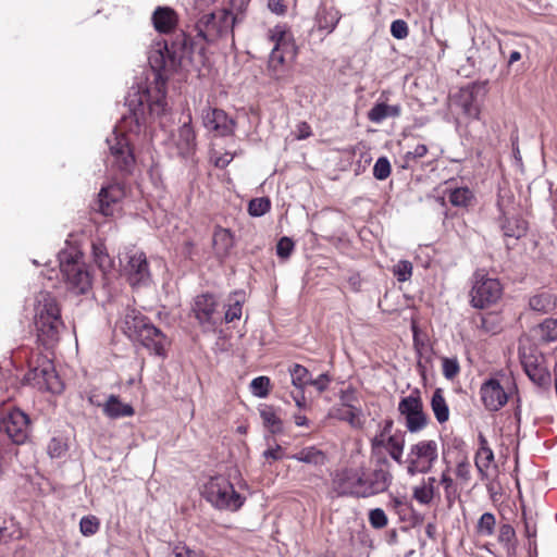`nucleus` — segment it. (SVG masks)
<instances>
[{
  "instance_id": "37",
  "label": "nucleus",
  "mask_w": 557,
  "mask_h": 557,
  "mask_svg": "<svg viewBox=\"0 0 557 557\" xmlns=\"http://www.w3.org/2000/svg\"><path fill=\"white\" fill-rule=\"evenodd\" d=\"M449 202L454 207H469L474 201V194L468 187L455 188L449 193Z\"/></svg>"
},
{
  "instance_id": "18",
  "label": "nucleus",
  "mask_w": 557,
  "mask_h": 557,
  "mask_svg": "<svg viewBox=\"0 0 557 557\" xmlns=\"http://www.w3.org/2000/svg\"><path fill=\"white\" fill-rule=\"evenodd\" d=\"M202 125L219 136H228L234 132L235 122L223 110L208 107L202 111Z\"/></svg>"
},
{
  "instance_id": "7",
  "label": "nucleus",
  "mask_w": 557,
  "mask_h": 557,
  "mask_svg": "<svg viewBox=\"0 0 557 557\" xmlns=\"http://www.w3.org/2000/svg\"><path fill=\"white\" fill-rule=\"evenodd\" d=\"M438 459V444L435 440H421L412 444L407 457V473H428Z\"/></svg>"
},
{
  "instance_id": "6",
  "label": "nucleus",
  "mask_w": 557,
  "mask_h": 557,
  "mask_svg": "<svg viewBox=\"0 0 557 557\" xmlns=\"http://www.w3.org/2000/svg\"><path fill=\"white\" fill-rule=\"evenodd\" d=\"M203 497L220 510H238L245 498L235 491L233 484L224 476H213L203 485Z\"/></svg>"
},
{
  "instance_id": "9",
  "label": "nucleus",
  "mask_w": 557,
  "mask_h": 557,
  "mask_svg": "<svg viewBox=\"0 0 557 557\" xmlns=\"http://www.w3.org/2000/svg\"><path fill=\"white\" fill-rule=\"evenodd\" d=\"M503 287L497 278L490 277L483 272H476L470 290L471 305L474 308H486L500 299Z\"/></svg>"
},
{
  "instance_id": "31",
  "label": "nucleus",
  "mask_w": 557,
  "mask_h": 557,
  "mask_svg": "<svg viewBox=\"0 0 557 557\" xmlns=\"http://www.w3.org/2000/svg\"><path fill=\"white\" fill-rule=\"evenodd\" d=\"M339 20H341V14L336 9L324 8L321 11H319V13L317 15L318 28L320 30H325L327 34H331L335 29Z\"/></svg>"
},
{
  "instance_id": "41",
  "label": "nucleus",
  "mask_w": 557,
  "mask_h": 557,
  "mask_svg": "<svg viewBox=\"0 0 557 557\" xmlns=\"http://www.w3.org/2000/svg\"><path fill=\"white\" fill-rule=\"evenodd\" d=\"M496 518L492 512L483 513L476 523V533L483 536L494 534Z\"/></svg>"
},
{
  "instance_id": "56",
  "label": "nucleus",
  "mask_w": 557,
  "mask_h": 557,
  "mask_svg": "<svg viewBox=\"0 0 557 557\" xmlns=\"http://www.w3.org/2000/svg\"><path fill=\"white\" fill-rule=\"evenodd\" d=\"M242 317V302L236 299L233 304L228 305V308L225 312L224 320L226 323L233 322L234 320H238Z\"/></svg>"
},
{
  "instance_id": "47",
  "label": "nucleus",
  "mask_w": 557,
  "mask_h": 557,
  "mask_svg": "<svg viewBox=\"0 0 557 557\" xmlns=\"http://www.w3.org/2000/svg\"><path fill=\"white\" fill-rule=\"evenodd\" d=\"M170 557H203V554L184 543H177L173 546Z\"/></svg>"
},
{
  "instance_id": "23",
  "label": "nucleus",
  "mask_w": 557,
  "mask_h": 557,
  "mask_svg": "<svg viewBox=\"0 0 557 557\" xmlns=\"http://www.w3.org/2000/svg\"><path fill=\"white\" fill-rule=\"evenodd\" d=\"M480 394L485 408L491 411L499 410L508 401L507 393L495 379L484 382L481 386Z\"/></svg>"
},
{
  "instance_id": "58",
  "label": "nucleus",
  "mask_w": 557,
  "mask_h": 557,
  "mask_svg": "<svg viewBox=\"0 0 557 557\" xmlns=\"http://www.w3.org/2000/svg\"><path fill=\"white\" fill-rule=\"evenodd\" d=\"M330 383L331 376L327 373H322L317 379L311 377L309 385L313 386L319 393H323L327 389Z\"/></svg>"
},
{
  "instance_id": "40",
  "label": "nucleus",
  "mask_w": 557,
  "mask_h": 557,
  "mask_svg": "<svg viewBox=\"0 0 557 557\" xmlns=\"http://www.w3.org/2000/svg\"><path fill=\"white\" fill-rule=\"evenodd\" d=\"M440 482L444 487L445 498L450 506L458 495V490L448 470L442 472Z\"/></svg>"
},
{
  "instance_id": "57",
  "label": "nucleus",
  "mask_w": 557,
  "mask_h": 557,
  "mask_svg": "<svg viewBox=\"0 0 557 557\" xmlns=\"http://www.w3.org/2000/svg\"><path fill=\"white\" fill-rule=\"evenodd\" d=\"M455 473L458 479L468 482L471 478V465L467 459L459 461L456 466Z\"/></svg>"
},
{
  "instance_id": "5",
  "label": "nucleus",
  "mask_w": 557,
  "mask_h": 557,
  "mask_svg": "<svg viewBox=\"0 0 557 557\" xmlns=\"http://www.w3.org/2000/svg\"><path fill=\"white\" fill-rule=\"evenodd\" d=\"M123 323V330L129 338L140 342L158 356L165 355L166 337L147 318L129 311L125 314Z\"/></svg>"
},
{
  "instance_id": "59",
  "label": "nucleus",
  "mask_w": 557,
  "mask_h": 557,
  "mask_svg": "<svg viewBox=\"0 0 557 557\" xmlns=\"http://www.w3.org/2000/svg\"><path fill=\"white\" fill-rule=\"evenodd\" d=\"M47 449L50 457L59 458L65 453V445L60 440L52 438Z\"/></svg>"
},
{
  "instance_id": "22",
  "label": "nucleus",
  "mask_w": 557,
  "mask_h": 557,
  "mask_svg": "<svg viewBox=\"0 0 557 557\" xmlns=\"http://www.w3.org/2000/svg\"><path fill=\"white\" fill-rule=\"evenodd\" d=\"M171 140L177 149V153L182 157L191 156L196 151V134L189 114L187 120L172 134Z\"/></svg>"
},
{
  "instance_id": "53",
  "label": "nucleus",
  "mask_w": 557,
  "mask_h": 557,
  "mask_svg": "<svg viewBox=\"0 0 557 557\" xmlns=\"http://www.w3.org/2000/svg\"><path fill=\"white\" fill-rule=\"evenodd\" d=\"M428 151L429 149L424 144H419L412 150H409L405 153L404 160L408 165L410 162L423 158Z\"/></svg>"
},
{
  "instance_id": "17",
  "label": "nucleus",
  "mask_w": 557,
  "mask_h": 557,
  "mask_svg": "<svg viewBox=\"0 0 557 557\" xmlns=\"http://www.w3.org/2000/svg\"><path fill=\"white\" fill-rule=\"evenodd\" d=\"M218 301L211 294H201L194 299L193 312L205 331H212L216 324Z\"/></svg>"
},
{
  "instance_id": "64",
  "label": "nucleus",
  "mask_w": 557,
  "mask_h": 557,
  "mask_svg": "<svg viewBox=\"0 0 557 557\" xmlns=\"http://www.w3.org/2000/svg\"><path fill=\"white\" fill-rule=\"evenodd\" d=\"M290 396L294 399L295 405L299 409H302V408L306 407V398H305V395H304V391H298L297 389V393H292Z\"/></svg>"
},
{
  "instance_id": "62",
  "label": "nucleus",
  "mask_w": 557,
  "mask_h": 557,
  "mask_svg": "<svg viewBox=\"0 0 557 557\" xmlns=\"http://www.w3.org/2000/svg\"><path fill=\"white\" fill-rule=\"evenodd\" d=\"M297 139H306L311 136V127L308 123L301 122L297 125Z\"/></svg>"
},
{
  "instance_id": "19",
  "label": "nucleus",
  "mask_w": 557,
  "mask_h": 557,
  "mask_svg": "<svg viewBox=\"0 0 557 557\" xmlns=\"http://www.w3.org/2000/svg\"><path fill=\"white\" fill-rule=\"evenodd\" d=\"M451 101L466 117L472 120L480 119L481 103L478 98V89L475 86L460 88L458 92L453 96Z\"/></svg>"
},
{
  "instance_id": "50",
  "label": "nucleus",
  "mask_w": 557,
  "mask_h": 557,
  "mask_svg": "<svg viewBox=\"0 0 557 557\" xmlns=\"http://www.w3.org/2000/svg\"><path fill=\"white\" fill-rule=\"evenodd\" d=\"M516 536V532L510 524H503L498 531V541L502 543L508 550L511 548L513 540Z\"/></svg>"
},
{
  "instance_id": "12",
  "label": "nucleus",
  "mask_w": 557,
  "mask_h": 557,
  "mask_svg": "<svg viewBox=\"0 0 557 557\" xmlns=\"http://www.w3.org/2000/svg\"><path fill=\"white\" fill-rule=\"evenodd\" d=\"M398 411L406 419V428L410 433H417L428 424V417L423 411V404L419 391H413L403 397L398 404Z\"/></svg>"
},
{
  "instance_id": "8",
  "label": "nucleus",
  "mask_w": 557,
  "mask_h": 557,
  "mask_svg": "<svg viewBox=\"0 0 557 557\" xmlns=\"http://www.w3.org/2000/svg\"><path fill=\"white\" fill-rule=\"evenodd\" d=\"M268 37L274 44L269 58V70L272 75H277L285 63V57L295 54L293 37L285 25H276L269 29Z\"/></svg>"
},
{
  "instance_id": "25",
  "label": "nucleus",
  "mask_w": 557,
  "mask_h": 557,
  "mask_svg": "<svg viewBox=\"0 0 557 557\" xmlns=\"http://www.w3.org/2000/svg\"><path fill=\"white\" fill-rule=\"evenodd\" d=\"M212 245L216 257H226L234 246V238L230 230L216 227L213 233Z\"/></svg>"
},
{
  "instance_id": "46",
  "label": "nucleus",
  "mask_w": 557,
  "mask_h": 557,
  "mask_svg": "<svg viewBox=\"0 0 557 557\" xmlns=\"http://www.w3.org/2000/svg\"><path fill=\"white\" fill-rule=\"evenodd\" d=\"M391 163L386 157H381L376 160L373 166V176L379 181L386 180L391 174Z\"/></svg>"
},
{
  "instance_id": "33",
  "label": "nucleus",
  "mask_w": 557,
  "mask_h": 557,
  "mask_svg": "<svg viewBox=\"0 0 557 557\" xmlns=\"http://www.w3.org/2000/svg\"><path fill=\"white\" fill-rule=\"evenodd\" d=\"M94 261L98 268L103 272H110L114 267L113 259L109 256L106 245L101 242L92 243Z\"/></svg>"
},
{
  "instance_id": "39",
  "label": "nucleus",
  "mask_w": 557,
  "mask_h": 557,
  "mask_svg": "<svg viewBox=\"0 0 557 557\" xmlns=\"http://www.w3.org/2000/svg\"><path fill=\"white\" fill-rule=\"evenodd\" d=\"M500 226L505 236L513 238L523 236L527 230L524 222L519 220L505 219Z\"/></svg>"
},
{
  "instance_id": "3",
  "label": "nucleus",
  "mask_w": 557,
  "mask_h": 557,
  "mask_svg": "<svg viewBox=\"0 0 557 557\" xmlns=\"http://www.w3.org/2000/svg\"><path fill=\"white\" fill-rule=\"evenodd\" d=\"M34 311L38 341L45 346H51L59 341L64 327L57 299L47 292H40L36 297Z\"/></svg>"
},
{
  "instance_id": "63",
  "label": "nucleus",
  "mask_w": 557,
  "mask_h": 557,
  "mask_svg": "<svg viewBox=\"0 0 557 557\" xmlns=\"http://www.w3.org/2000/svg\"><path fill=\"white\" fill-rule=\"evenodd\" d=\"M269 9L276 14H284L286 7L282 0H269Z\"/></svg>"
},
{
  "instance_id": "1",
  "label": "nucleus",
  "mask_w": 557,
  "mask_h": 557,
  "mask_svg": "<svg viewBox=\"0 0 557 557\" xmlns=\"http://www.w3.org/2000/svg\"><path fill=\"white\" fill-rule=\"evenodd\" d=\"M148 61L151 69L156 72L157 94L152 97L150 90L144 89L129 95L128 103L137 124L140 121H145L147 112L154 116L165 112V73L175 70L178 64L175 53L170 52L165 42H157L151 47Z\"/></svg>"
},
{
  "instance_id": "10",
  "label": "nucleus",
  "mask_w": 557,
  "mask_h": 557,
  "mask_svg": "<svg viewBox=\"0 0 557 557\" xmlns=\"http://www.w3.org/2000/svg\"><path fill=\"white\" fill-rule=\"evenodd\" d=\"M234 21L233 14L227 10L203 14L197 23L199 35L208 41H213L231 30Z\"/></svg>"
},
{
  "instance_id": "24",
  "label": "nucleus",
  "mask_w": 557,
  "mask_h": 557,
  "mask_svg": "<svg viewBox=\"0 0 557 557\" xmlns=\"http://www.w3.org/2000/svg\"><path fill=\"white\" fill-rule=\"evenodd\" d=\"M178 22L176 12L169 7H158L152 14V23L159 33L169 34Z\"/></svg>"
},
{
  "instance_id": "13",
  "label": "nucleus",
  "mask_w": 557,
  "mask_h": 557,
  "mask_svg": "<svg viewBox=\"0 0 557 557\" xmlns=\"http://www.w3.org/2000/svg\"><path fill=\"white\" fill-rule=\"evenodd\" d=\"M356 394L351 389L343 391L341 394V404L330 410L329 416L333 419L347 422L351 428L361 429L364 424V416Z\"/></svg>"
},
{
  "instance_id": "45",
  "label": "nucleus",
  "mask_w": 557,
  "mask_h": 557,
  "mask_svg": "<svg viewBox=\"0 0 557 557\" xmlns=\"http://www.w3.org/2000/svg\"><path fill=\"white\" fill-rule=\"evenodd\" d=\"M100 522L95 516H86L81 519L79 530L84 536H91L98 532Z\"/></svg>"
},
{
  "instance_id": "26",
  "label": "nucleus",
  "mask_w": 557,
  "mask_h": 557,
  "mask_svg": "<svg viewBox=\"0 0 557 557\" xmlns=\"http://www.w3.org/2000/svg\"><path fill=\"white\" fill-rule=\"evenodd\" d=\"M290 458L313 467H322L327 462L326 454L315 446L304 447Z\"/></svg>"
},
{
  "instance_id": "20",
  "label": "nucleus",
  "mask_w": 557,
  "mask_h": 557,
  "mask_svg": "<svg viewBox=\"0 0 557 557\" xmlns=\"http://www.w3.org/2000/svg\"><path fill=\"white\" fill-rule=\"evenodd\" d=\"M124 196V188L120 184H110L107 187H102L98 194L95 210L104 216H112Z\"/></svg>"
},
{
  "instance_id": "14",
  "label": "nucleus",
  "mask_w": 557,
  "mask_h": 557,
  "mask_svg": "<svg viewBox=\"0 0 557 557\" xmlns=\"http://www.w3.org/2000/svg\"><path fill=\"white\" fill-rule=\"evenodd\" d=\"M519 355L529 379L539 386L548 385L550 374L545 366L544 357L536 349L525 347L519 349Z\"/></svg>"
},
{
  "instance_id": "35",
  "label": "nucleus",
  "mask_w": 557,
  "mask_h": 557,
  "mask_svg": "<svg viewBox=\"0 0 557 557\" xmlns=\"http://www.w3.org/2000/svg\"><path fill=\"white\" fill-rule=\"evenodd\" d=\"M431 408L440 423H444L449 419V408L444 398L443 391L441 388L435 389L431 399Z\"/></svg>"
},
{
  "instance_id": "42",
  "label": "nucleus",
  "mask_w": 557,
  "mask_h": 557,
  "mask_svg": "<svg viewBox=\"0 0 557 557\" xmlns=\"http://www.w3.org/2000/svg\"><path fill=\"white\" fill-rule=\"evenodd\" d=\"M271 208V202L267 197L255 198L249 201L248 212L251 216H262Z\"/></svg>"
},
{
  "instance_id": "21",
  "label": "nucleus",
  "mask_w": 557,
  "mask_h": 557,
  "mask_svg": "<svg viewBox=\"0 0 557 557\" xmlns=\"http://www.w3.org/2000/svg\"><path fill=\"white\" fill-rule=\"evenodd\" d=\"M124 271L133 286L146 284L150 280L148 261L146 255L141 251H134L128 256Z\"/></svg>"
},
{
  "instance_id": "54",
  "label": "nucleus",
  "mask_w": 557,
  "mask_h": 557,
  "mask_svg": "<svg viewBox=\"0 0 557 557\" xmlns=\"http://www.w3.org/2000/svg\"><path fill=\"white\" fill-rule=\"evenodd\" d=\"M408 25L403 20H396L391 25V34L397 39H404L408 36Z\"/></svg>"
},
{
  "instance_id": "44",
  "label": "nucleus",
  "mask_w": 557,
  "mask_h": 557,
  "mask_svg": "<svg viewBox=\"0 0 557 557\" xmlns=\"http://www.w3.org/2000/svg\"><path fill=\"white\" fill-rule=\"evenodd\" d=\"M435 492L425 486L423 483L417 485L412 490V497L421 505H429L433 500Z\"/></svg>"
},
{
  "instance_id": "38",
  "label": "nucleus",
  "mask_w": 557,
  "mask_h": 557,
  "mask_svg": "<svg viewBox=\"0 0 557 557\" xmlns=\"http://www.w3.org/2000/svg\"><path fill=\"white\" fill-rule=\"evenodd\" d=\"M536 336L545 343L557 339V320L546 319L534 330Z\"/></svg>"
},
{
  "instance_id": "36",
  "label": "nucleus",
  "mask_w": 557,
  "mask_h": 557,
  "mask_svg": "<svg viewBox=\"0 0 557 557\" xmlns=\"http://www.w3.org/2000/svg\"><path fill=\"white\" fill-rule=\"evenodd\" d=\"M260 417L264 426L273 434L283 431V422L271 406H263L260 410Z\"/></svg>"
},
{
  "instance_id": "16",
  "label": "nucleus",
  "mask_w": 557,
  "mask_h": 557,
  "mask_svg": "<svg viewBox=\"0 0 557 557\" xmlns=\"http://www.w3.org/2000/svg\"><path fill=\"white\" fill-rule=\"evenodd\" d=\"M393 421H386L383 429L371 440V450L380 454L386 449L389 456L397 462H401L404 453V440L400 436L391 434Z\"/></svg>"
},
{
  "instance_id": "32",
  "label": "nucleus",
  "mask_w": 557,
  "mask_h": 557,
  "mask_svg": "<svg viewBox=\"0 0 557 557\" xmlns=\"http://www.w3.org/2000/svg\"><path fill=\"white\" fill-rule=\"evenodd\" d=\"M45 360H50L45 356L37 355L29 361V371L25 375V380L33 386L39 388V381L42 380L46 373Z\"/></svg>"
},
{
  "instance_id": "48",
  "label": "nucleus",
  "mask_w": 557,
  "mask_h": 557,
  "mask_svg": "<svg viewBox=\"0 0 557 557\" xmlns=\"http://www.w3.org/2000/svg\"><path fill=\"white\" fill-rule=\"evenodd\" d=\"M369 522L374 529H383L388 523V518L383 509L374 508L369 512Z\"/></svg>"
},
{
  "instance_id": "61",
  "label": "nucleus",
  "mask_w": 557,
  "mask_h": 557,
  "mask_svg": "<svg viewBox=\"0 0 557 557\" xmlns=\"http://www.w3.org/2000/svg\"><path fill=\"white\" fill-rule=\"evenodd\" d=\"M263 457L265 459L271 460H280L283 458V449L280 445H275V447L269 448L263 451Z\"/></svg>"
},
{
  "instance_id": "27",
  "label": "nucleus",
  "mask_w": 557,
  "mask_h": 557,
  "mask_svg": "<svg viewBox=\"0 0 557 557\" xmlns=\"http://www.w3.org/2000/svg\"><path fill=\"white\" fill-rule=\"evenodd\" d=\"M103 412L111 419H119L123 417H132L135 411L128 404H123L117 396L110 395L103 404Z\"/></svg>"
},
{
  "instance_id": "49",
  "label": "nucleus",
  "mask_w": 557,
  "mask_h": 557,
  "mask_svg": "<svg viewBox=\"0 0 557 557\" xmlns=\"http://www.w3.org/2000/svg\"><path fill=\"white\" fill-rule=\"evenodd\" d=\"M393 273L399 282H406L411 277L412 264L406 260L399 261L394 265Z\"/></svg>"
},
{
  "instance_id": "55",
  "label": "nucleus",
  "mask_w": 557,
  "mask_h": 557,
  "mask_svg": "<svg viewBox=\"0 0 557 557\" xmlns=\"http://www.w3.org/2000/svg\"><path fill=\"white\" fill-rule=\"evenodd\" d=\"M530 308L534 311L545 312L550 306L549 298L544 295L534 296L529 301Z\"/></svg>"
},
{
  "instance_id": "60",
  "label": "nucleus",
  "mask_w": 557,
  "mask_h": 557,
  "mask_svg": "<svg viewBox=\"0 0 557 557\" xmlns=\"http://www.w3.org/2000/svg\"><path fill=\"white\" fill-rule=\"evenodd\" d=\"M233 159H234V154H232L230 152H225L220 156H214L213 163L216 168L223 169V168L227 166Z\"/></svg>"
},
{
  "instance_id": "34",
  "label": "nucleus",
  "mask_w": 557,
  "mask_h": 557,
  "mask_svg": "<svg viewBox=\"0 0 557 557\" xmlns=\"http://www.w3.org/2000/svg\"><path fill=\"white\" fill-rule=\"evenodd\" d=\"M288 373L290 375L293 386L298 391H305L306 386L311 382V373L306 367L299 363L292 364L288 368Z\"/></svg>"
},
{
  "instance_id": "52",
  "label": "nucleus",
  "mask_w": 557,
  "mask_h": 557,
  "mask_svg": "<svg viewBox=\"0 0 557 557\" xmlns=\"http://www.w3.org/2000/svg\"><path fill=\"white\" fill-rule=\"evenodd\" d=\"M294 250V242L289 237H282L276 245V253L282 259H287Z\"/></svg>"
},
{
  "instance_id": "11",
  "label": "nucleus",
  "mask_w": 557,
  "mask_h": 557,
  "mask_svg": "<svg viewBox=\"0 0 557 557\" xmlns=\"http://www.w3.org/2000/svg\"><path fill=\"white\" fill-rule=\"evenodd\" d=\"M111 165L122 172H131L135 164V157L129 139L124 133L113 131L107 138Z\"/></svg>"
},
{
  "instance_id": "2",
  "label": "nucleus",
  "mask_w": 557,
  "mask_h": 557,
  "mask_svg": "<svg viewBox=\"0 0 557 557\" xmlns=\"http://www.w3.org/2000/svg\"><path fill=\"white\" fill-rule=\"evenodd\" d=\"M391 482L392 475L384 469L368 474L361 467L344 468L334 474L332 488L338 496L367 498L385 492Z\"/></svg>"
},
{
  "instance_id": "15",
  "label": "nucleus",
  "mask_w": 557,
  "mask_h": 557,
  "mask_svg": "<svg viewBox=\"0 0 557 557\" xmlns=\"http://www.w3.org/2000/svg\"><path fill=\"white\" fill-rule=\"evenodd\" d=\"M0 432H3L15 444H23L29 434V418L20 409L9 410L0 419Z\"/></svg>"
},
{
  "instance_id": "30",
  "label": "nucleus",
  "mask_w": 557,
  "mask_h": 557,
  "mask_svg": "<svg viewBox=\"0 0 557 557\" xmlns=\"http://www.w3.org/2000/svg\"><path fill=\"white\" fill-rule=\"evenodd\" d=\"M45 364L46 373L44 374L42 380L38 382L39 389H46L54 394L61 393L63 391V384L54 370L52 361L45 360Z\"/></svg>"
},
{
  "instance_id": "28",
  "label": "nucleus",
  "mask_w": 557,
  "mask_h": 557,
  "mask_svg": "<svg viewBox=\"0 0 557 557\" xmlns=\"http://www.w3.org/2000/svg\"><path fill=\"white\" fill-rule=\"evenodd\" d=\"M401 113V107L399 104L389 106L385 102H377L368 112V119L373 123H381L387 117H397Z\"/></svg>"
},
{
  "instance_id": "43",
  "label": "nucleus",
  "mask_w": 557,
  "mask_h": 557,
  "mask_svg": "<svg viewBox=\"0 0 557 557\" xmlns=\"http://www.w3.org/2000/svg\"><path fill=\"white\" fill-rule=\"evenodd\" d=\"M270 379L268 376H258L250 383L251 393L259 397L264 398L270 393Z\"/></svg>"
},
{
  "instance_id": "4",
  "label": "nucleus",
  "mask_w": 557,
  "mask_h": 557,
  "mask_svg": "<svg viewBox=\"0 0 557 557\" xmlns=\"http://www.w3.org/2000/svg\"><path fill=\"white\" fill-rule=\"evenodd\" d=\"M59 264L67 290L75 295H82L91 288V275L81 252L76 250L61 251Z\"/></svg>"
},
{
  "instance_id": "29",
  "label": "nucleus",
  "mask_w": 557,
  "mask_h": 557,
  "mask_svg": "<svg viewBox=\"0 0 557 557\" xmlns=\"http://www.w3.org/2000/svg\"><path fill=\"white\" fill-rule=\"evenodd\" d=\"M480 448L475 455V467L482 476H486L487 470L494 461V453L490 448L486 438L483 435L479 436Z\"/></svg>"
},
{
  "instance_id": "51",
  "label": "nucleus",
  "mask_w": 557,
  "mask_h": 557,
  "mask_svg": "<svg viewBox=\"0 0 557 557\" xmlns=\"http://www.w3.org/2000/svg\"><path fill=\"white\" fill-rule=\"evenodd\" d=\"M442 369L443 375L447 380H453L460 371V367L456 358H443Z\"/></svg>"
}]
</instances>
